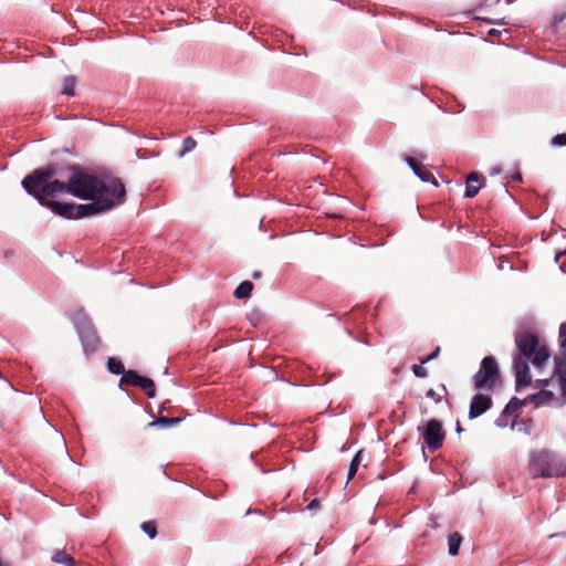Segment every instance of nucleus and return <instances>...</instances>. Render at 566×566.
<instances>
[{
  "instance_id": "obj_2",
  "label": "nucleus",
  "mask_w": 566,
  "mask_h": 566,
  "mask_svg": "<svg viewBox=\"0 0 566 566\" xmlns=\"http://www.w3.org/2000/svg\"><path fill=\"white\" fill-rule=\"evenodd\" d=\"M517 354L514 355L513 367L516 378V389L526 387L531 384L528 360L541 368L548 360L551 353L546 344L541 343L536 333L524 329L515 334L514 337Z\"/></svg>"
},
{
  "instance_id": "obj_18",
  "label": "nucleus",
  "mask_w": 566,
  "mask_h": 566,
  "mask_svg": "<svg viewBox=\"0 0 566 566\" xmlns=\"http://www.w3.org/2000/svg\"><path fill=\"white\" fill-rule=\"evenodd\" d=\"M361 455H363V451H358L355 454V457L352 459V462L348 468V473H347V482L355 476V474L358 470V467L361 462Z\"/></svg>"
},
{
  "instance_id": "obj_21",
  "label": "nucleus",
  "mask_w": 566,
  "mask_h": 566,
  "mask_svg": "<svg viewBox=\"0 0 566 566\" xmlns=\"http://www.w3.org/2000/svg\"><path fill=\"white\" fill-rule=\"evenodd\" d=\"M142 530L150 537L155 538L157 535V525L154 521L144 522Z\"/></svg>"
},
{
  "instance_id": "obj_11",
  "label": "nucleus",
  "mask_w": 566,
  "mask_h": 566,
  "mask_svg": "<svg viewBox=\"0 0 566 566\" xmlns=\"http://www.w3.org/2000/svg\"><path fill=\"white\" fill-rule=\"evenodd\" d=\"M526 400L527 402L533 403L535 407L547 406L555 400V395L553 391L543 388L537 394L530 395Z\"/></svg>"
},
{
  "instance_id": "obj_17",
  "label": "nucleus",
  "mask_w": 566,
  "mask_h": 566,
  "mask_svg": "<svg viewBox=\"0 0 566 566\" xmlns=\"http://www.w3.org/2000/svg\"><path fill=\"white\" fill-rule=\"evenodd\" d=\"M107 369L114 375H124L126 373L124 364L114 357H111L107 361Z\"/></svg>"
},
{
  "instance_id": "obj_25",
  "label": "nucleus",
  "mask_w": 566,
  "mask_h": 566,
  "mask_svg": "<svg viewBox=\"0 0 566 566\" xmlns=\"http://www.w3.org/2000/svg\"><path fill=\"white\" fill-rule=\"evenodd\" d=\"M426 396L430 399H432L434 402L439 403L442 400V396L438 394L433 389H429L426 394Z\"/></svg>"
},
{
  "instance_id": "obj_27",
  "label": "nucleus",
  "mask_w": 566,
  "mask_h": 566,
  "mask_svg": "<svg viewBox=\"0 0 566 566\" xmlns=\"http://www.w3.org/2000/svg\"><path fill=\"white\" fill-rule=\"evenodd\" d=\"M318 506H319L318 500L314 499L313 501L310 502V504L307 505V509L308 510H316Z\"/></svg>"
},
{
  "instance_id": "obj_14",
  "label": "nucleus",
  "mask_w": 566,
  "mask_h": 566,
  "mask_svg": "<svg viewBox=\"0 0 566 566\" xmlns=\"http://www.w3.org/2000/svg\"><path fill=\"white\" fill-rule=\"evenodd\" d=\"M462 542V536L459 533H452L448 537L449 554L455 556L459 553V547Z\"/></svg>"
},
{
  "instance_id": "obj_29",
  "label": "nucleus",
  "mask_w": 566,
  "mask_h": 566,
  "mask_svg": "<svg viewBox=\"0 0 566 566\" xmlns=\"http://www.w3.org/2000/svg\"><path fill=\"white\" fill-rule=\"evenodd\" d=\"M512 179H513V180H515V181L521 182V181H522V176H521V174H520V172H517V174H515V175L512 177Z\"/></svg>"
},
{
  "instance_id": "obj_5",
  "label": "nucleus",
  "mask_w": 566,
  "mask_h": 566,
  "mask_svg": "<svg viewBox=\"0 0 566 566\" xmlns=\"http://www.w3.org/2000/svg\"><path fill=\"white\" fill-rule=\"evenodd\" d=\"M560 356L555 357L554 375L557 376L562 395L566 400V322L559 326Z\"/></svg>"
},
{
  "instance_id": "obj_12",
  "label": "nucleus",
  "mask_w": 566,
  "mask_h": 566,
  "mask_svg": "<svg viewBox=\"0 0 566 566\" xmlns=\"http://www.w3.org/2000/svg\"><path fill=\"white\" fill-rule=\"evenodd\" d=\"M52 560L54 563L62 564L65 566H74L75 565L74 558L70 554H67L65 551H56L52 556Z\"/></svg>"
},
{
  "instance_id": "obj_26",
  "label": "nucleus",
  "mask_w": 566,
  "mask_h": 566,
  "mask_svg": "<svg viewBox=\"0 0 566 566\" xmlns=\"http://www.w3.org/2000/svg\"><path fill=\"white\" fill-rule=\"evenodd\" d=\"M505 415H506V413H503L501 417H499V418L495 420V424H496L497 427H505V426H506V421H505V419H504V416H505Z\"/></svg>"
},
{
  "instance_id": "obj_20",
  "label": "nucleus",
  "mask_w": 566,
  "mask_h": 566,
  "mask_svg": "<svg viewBox=\"0 0 566 566\" xmlns=\"http://www.w3.org/2000/svg\"><path fill=\"white\" fill-rule=\"evenodd\" d=\"M197 146V142L192 137H186L182 142V148L179 151V156L184 157L186 154L192 151Z\"/></svg>"
},
{
  "instance_id": "obj_9",
  "label": "nucleus",
  "mask_w": 566,
  "mask_h": 566,
  "mask_svg": "<svg viewBox=\"0 0 566 566\" xmlns=\"http://www.w3.org/2000/svg\"><path fill=\"white\" fill-rule=\"evenodd\" d=\"M406 161L409 167L412 169L416 176H418L424 182H432L438 186V182L434 179V176L421 164H419L415 158L407 156Z\"/></svg>"
},
{
  "instance_id": "obj_23",
  "label": "nucleus",
  "mask_w": 566,
  "mask_h": 566,
  "mask_svg": "<svg viewBox=\"0 0 566 566\" xmlns=\"http://www.w3.org/2000/svg\"><path fill=\"white\" fill-rule=\"evenodd\" d=\"M440 350H441V349H440V346H437V347H436V349H434L431 354H429V355H428V356H426V357H420V358H419V359H420V363H421V364H427V363H429V361H431V360L436 359V358L439 356Z\"/></svg>"
},
{
  "instance_id": "obj_7",
  "label": "nucleus",
  "mask_w": 566,
  "mask_h": 566,
  "mask_svg": "<svg viewBox=\"0 0 566 566\" xmlns=\"http://www.w3.org/2000/svg\"><path fill=\"white\" fill-rule=\"evenodd\" d=\"M119 386L139 387L149 398H154L156 394L154 381L150 378L138 375L135 370H126L119 380Z\"/></svg>"
},
{
  "instance_id": "obj_6",
  "label": "nucleus",
  "mask_w": 566,
  "mask_h": 566,
  "mask_svg": "<svg viewBox=\"0 0 566 566\" xmlns=\"http://www.w3.org/2000/svg\"><path fill=\"white\" fill-rule=\"evenodd\" d=\"M422 438L431 452L440 449L446 438L441 422L437 419L429 420L423 429Z\"/></svg>"
},
{
  "instance_id": "obj_16",
  "label": "nucleus",
  "mask_w": 566,
  "mask_h": 566,
  "mask_svg": "<svg viewBox=\"0 0 566 566\" xmlns=\"http://www.w3.org/2000/svg\"><path fill=\"white\" fill-rule=\"evenodd\" d=\"M527 403L526 398L524 400H520L517 398H512L510 402L505 406L503 413L514 415L523 406Z\"/></svg>"
},
{
  "instance_id": "obj_30",
  "label": "nucleus",
  "mask_w": 566,
  "mask_h": 566,
  "mask_svg": "<svg viewBox=\"0 0 566 566\" xmlns=\"http://www.w3.org/2000/svg\"><path fill=\"white\" fill-rule=\"evenodd\" d=\"M261 276H262V274H261V272H260V271H255V272H253V274H252V277H253L254 280H258V279H260Z\"/></svg>"
},
{
  "instance_id": "obj_15",
  "label": "nucleus",
  "mask_w": 566,
  "mask_h": 566,
  "mask_svg": "<svg viewBox=\"0 0 566 566\" xmlns=\"http://www.w3.org/2000/svg\"><path fill=\"white\" fill-rule=\"evenodd\" d=\"M181 421L180 418L177 417H158L157 420L149 423L150 427H161L168 428L175 424H178Z\"/></svg>"
},
{
  "instance_id": "obj_1",
  "label": "nucleus",
  "mask_w": 566,
  "mask_h": 566,
  "mask_svg": "<svg viewBox=\"0 0 566 566\" xmlns=\"http://www.w3.org/2000/svg\"><path fill=\"white\" fill-rule=\"evenodd\" d=\"M24 190L41 206L65 219H81L122 205L126 189L119 178L102 179L77 166L34 169L22 180Z\"/></svg>"
},
{
  "instance_id": "obj_3",
  "label": "nucleus",
  "mask_w": 566,
  "mask_h": 566,
  "mask_svg": "<svg viewBox=\"0 0 566 566\" xmlns=\"http://www.w3.org/2000/svg\"><path fill=\"white\" fill-rule=\"evenodd\" d=\"M528 472L534 479L566 476V461L547 450L535 451L530 458Z\"/></svg>"
},
{
  "instance_id": "obj_22",
  "label": "nucleus",
  "mask_w": 566,
  "mask_h": 566,
  "mask_svg": "<svg viewBox=\"0 0 566 566\" xmlns=\"http://www.w3.org/2000/svg\"><path fill=\"white\" fill-rule=\"evenodd\" d=\"M424 364H421L420 365H413L412 366V371L415 374V376L419 377V378H424L428 376V370L423 367Z\"/></svg>"
},
{
  "instance_id": "obj_8",
  "label": "nucleus",
  "mask_w": 566,
  "mask_h": 566,
  "mask_svg": "<svg viewBox=\"0 0 566 566\" xmlns=\"http://www.w3.org/2000/svg\"><path fill=\"white\" fill-rule=\"evenodd\" d=\"M493 405L492 397L485 394H476L470 403L469 418L474 419L488 411Z\"/></svg>"
},
{
  "instance_id": "obj_31",
  "label": "nucleus",
  "mask_w": 566,
  "mask_h": 566,
  "mask_svg": "<svg viewBox=\"0 0 566 566\" xmlns=\"http://www.w3.org/2000/svg\"><path fill=\"white\" fill-rule=\"evenodd\" d=\"M457 431H458V432H461V431H462V428H461V426H460V423H459V422L457 423Z\"/></svg>"
},
{
  "instance_id": "obj_24",
  "label": "nucleus",
  "mask_w": 566,
  "mask_h": 566,
  "mask_svg": "<svg viewBox=\"0 0 566 566\" xmlns=\"http://www.w3.org/2000/svg\"><path fill=\"white\" fill-rule=\"evenodd\" d=\"M555 146H566V134H558L552 139Z\"/></svg>"
},
{
  "instance_id": "obj_13",
  "label": "nucleus",
  "mask_w": 566,
  "mask_h": 566,
  "mask_svg": "<svg viewBox=\"0 0 566 566\" xmlns=\"http://www.w3.org/2000/svg\"><path fill=\"white\" fill-rule=\"evenodd\" d=\"M253 283L250 281H243L239 284V286L234 290L233 295L237 298H247L250 296L252 290H253Z\"/></svg>"
},
{
  "instance_id": "obj_32",
  "label": "nucleus",
  "mask_w": 566,
  "mask_h": 566,
  "mask_svg": "<svg viewBox=\"0 0 566 566\" xmlns=\"http://www.w3.org/2000/svg\"><path fill=\"white\" fill-rule=\"evenodd\" d=\"M541 382H543L544 386H547L548 385V380H541Z\"/></svg>"
},
{
  "instance_id": "obj_10",
  "label": "nucleus",
  "mask_w": 566,
  "mask_h": 566,
  "mask_svg": "<svg viewBox=\"0 0 566 566\" xmlns=\"http://www.w3.org/2000/svg\"><path fill=\"white\" fill-rule=\"evenodd\" d=\"M484 181L485 179L482 175H479L478 172L470 174L467 179L464 196L467 198H474L478 195L480 188L483 186Z\"/></svg>"
},
{
  "instance_id": "obj_28",
  "label": "nucleus",
  "mask_w": 566,
  "mask_h": 566,
  "mask_svg": "<svg viewBox=\"0 0 566 566\" xmlns=\"http://www.w3.org/2000/svg\"><path fill=\"white\" fill-rule=\"evenodd\" d=\"M490 36H497L501 34V31L496 30V29H491L488 33Z\"/></svg>"
},
{
  "instance_id": "obj_19",
  "label": "nucleus",
  "mask_w": 566,
  "mask_h": 566,
  "mask_svg": "<svg viewBox=\"0 0 566 566\" xmlns=\"http://www.w3.org/2000/svg\"><path fill=\"white\" fill-rule=\"evenodd\" d=\"M76 80L74 76H65L63 80L62 94L73 96Z\"/></svg>"
},
{
  "instance_id": "obj_4",
  "label": "nucleus",
  "mask_w": 566,
  "mask_h": 566,
  "mask_svg": "<svg viewBox=\"0 0 566 566\" xmlns=\"http://www.w3.org/2000/svg\"><path fill=\"white\" fill-rule=\"evenodd\" d=\"M500 370L496 359L493 356H486L482 359L480 369L473 377L474 388L478 390H493Z\"/></svg>"
}]
</instances>
